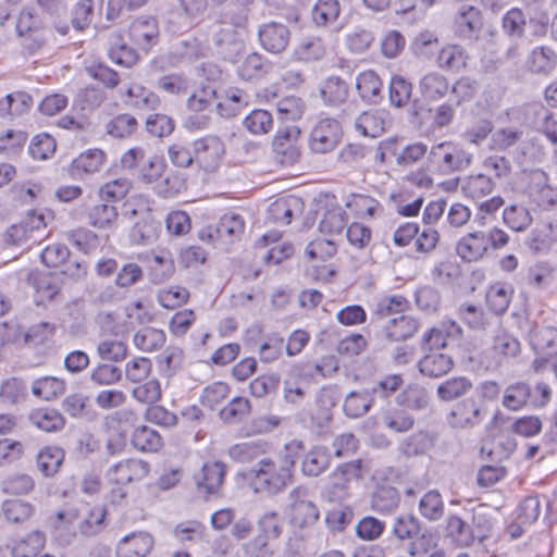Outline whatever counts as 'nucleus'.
Here are the masks:
<instances>
[{"mask_svg": "<svg viewBox=\"0 0 557 557\" xmlns=\"http://www.w3.org/2000/svg\"><path fill=\"white\" fill-rule=\"evenodd\" d=\"M488 249V238L485 233L473 232L465 235L457 244L458 256L468 262L481 259Z\"/></svg>", "mask_w": 557, "mask_h": 557, "instance_id": "obj_18", "label": "nucleus"}, {"mask_svg": "<svg viewBox=\"0 0 557 557\" xmlns=\"http://www.w3.org/2000/svg\"><path fill=\"white\" fill-rule=\"evenodd\" d=\"M251 411L250 401L245 397H234L219 412L220 419L227 423L234 424L244 420Z\"/></svg>", "mask_w": 557, "mask_h": 557, "instance_id": "obj_47", "label": "nucleus"}, {"mask_svg": "<svg viewBox=\"0 0 557 557\" xmlns=\"http://www.w3.org/2000/svg\"><path fill=\"white\" fill-rule=\"evenodd\" d=\"M320 92L326 103L337 106L346 100L348 87L338 76H330L323 82Z\"/></svg>", "mask_w": 557, "mask_h": 557, "instance_id": "obj_48", "label": "nucleus"}, {"mask_svg": "<svg viewBox=\"0 0 557 557\" xmlns=\"http://www.w3.org/2000/svg\"><path fill=\"white\" fill-rule=\"evenodd\" d=\"M132 182L125 177H119L101 186L100 198L102 201L116 202L122 200L131 190Z\"/></svg>", "mask_w": 557, "mask_h": 557, "instance_id": "obj_63", "label": "nucleus"}, {"mask_svg": "<svg viewBox=\"0 0 557 557\" xmlns=\"http://www.w3.org/2000/svg\"><path fill=\"white\" fill-rule=\"evenodd\" d=\"M494 187L493 180L485 174L469 175L461 183L463 195L471 199H481L490 195Z\"/></svg>", "mask_w": 557, "mask_h": 557, "instance_id": "obj_40", "label": "nucleus"}, {"mask_svg": "<svg viewBox=\"0 0 557 557\" xmlns=\"http://www.w3.org/2000/svg\"><path fill=\"white\" fill-rule=\"evenodd\" d=\"M356 88L363 100L376 102L380 98L382 82L375 72L364 71L357 76Z\"/></svg>", "mask_w": 557, "mask_h": 557, "instance_id": "obj_45", "label": "nucleus"}, {"mask_svg": "<svg viewBox=\"0 0 557 557\" xmlns=\"http://www.w3.org/2000/svg\"><path fill=\"white\" fill-rule=\"evenodd\" d=\"M384 112L377 110L366 111L361 113L356 122V129L366 137L375 138L385 131Z\"/></svg>", "mask_w": 557, "mask_h": 557, "instance_id": "obj_31", "label": "nucleus"}, {"mask_svg": "<svg viewBox=\"0 0 557 557\" xmlns=\"http://www.w3.org/2000/svg\"><path fill=\"white\" fill-rule=\"evenodd\" d=\"M34 506L22 499H8L2 504V512L5 519L13 523H23L34 513Z\"/></svg>", "mask_w": 557, "mask_h": 557, "instance_id": "obj_59", "label": "nucleus"}, {"mask_svg": "<svg viewBox=\"0 0 557 557\" xmlns=\"http://www.w3.org/2000/svg\"><path fill=\"white\" fill-rule=\"evenodd\" d=\"M285 515L297 530L312 528L320 519V510L310 488L304 484L293 487L286 498Z\"/></svg>", "mask_w": 557, "mask_h": 557, "instance_id": "obj_2", "label": "nucleus"}, {"mask_svg": "<svg viewBox=\"0 0 557 557\" xmlns=\"http://www.w3.org/2000/svg\"><path fill=\"white\" fill-rule=\"evenodd\" d=\"M430 166L443 175L466 170L472 156L453 141H443L434 145L428 157Z\"/></svg>", "mask_w": 557, "mask_h": 557, "instance_id": "obj_4", "label": "nucleus"}, {"mask_svg": "<svg viewBox=\"0 0 557 557\" xmlns=\"http://www.w3.org/2000/svg\"><path fill=\"white\" fill-rule=\"evenodd\" d=\"M523 137V131L519 127L506 126L492 133L491 148L505 151L516 146Z\"/></svg>", "mask_w": 557, "mask_h": 557, "instance_id": "obj_54", "label": "nucleus"}, {"mask_svg": "<svg viewBox=\"0 0 557 557\" xmlns=\"http://www.w3.org/2000/svg\"><path fill=\"white\" fill-rule=\"evenodd\" d=\"M260 45L271 53L284 51L289 42V29L282 23L271 22L262 25L258 32Z\"/></svg>", "mask_w": 557, "mask_h": 557, "instance_id": "obj_13", "label": "nucleus"}, {"mask_svg": "<svg viewBox=\"0 0 557 557\" xmlns=\"http://www.w3.org/2000/svg\"><path fill=\"white\" fill-rule=\"evenodd\" d=\"M244 21L245 18L242 14L224 13L210 27V36L214 45L221 49L228 46H238L236 28L240 27Z\"/></svg>", "mask_w": 557, "mask_h": 557, "instance_id": "obj_11", "label": "nucleus"}, {"mask_svg": "<svg viewBox=\"0 0 557 557\" xmlns=\"http://www.w3.org/2000/svg\"><path fill=\"white\" fill-rule=\"evenodd\" d=\"M230 386L225 382L216 381L202 389L201 404L210 409H215L230 394Z\"/></svg>", "mask_w": 557, "mask_h": 557, "instance_id": "obj_64", "label": "nucleus"}, {"mask_svg": "<svg viewBox=\"0 0 557 557\" xmlns=\"http://www.w3.org/2000/svg\"><path fill=\"white\" fill-rule=\"evenodd\" d=\"M345 207L358 218H373L382 211L380 202L363 194H350L345 199Z\"/></svg>", "mask_w": 557, "mask_h": 557, "instance_id": "obj_34", "label": "nucleus"}, {"mask_svg": "<svg viewBox=\"0 0 557 557\" xmlns=\"http://www.w3.org/2000/svg\"><path fill=\"white\" fill-rule=\"evenodd\" d=\"M165 342L164 331L152 326L139 329L133 337L135 347L144 352L157 351L164 346Z\"/></svg>", "mask_w": 557, "mask_h": 557, "instance_id": "obj_27", "label": "nucleus"}, {"mask_svg": "<svg viewBox=\"0 0 557 557\" xmlns=\"http://www.w3.org/2000/svg\"><path fill=\"white\" fill-rule=\"evenodd\" d=\"M29 421L36 428L45 432H57L63 429L65 420L63 416L52 408H38L30 412Z\"/></svg>", "mask_w": 557, "mask_h": 557, "instance_id": "obj_32", "label": "nucleus"}, {"mask_svg": "<svg viewBox=\"0 0 557 557\" xmlns=\"http://www.w3.org/2000/svg\"><path fill=\"white\" fill-rule=\"evenodd\" d=\"M473 387L470 379L467 376H454L436 388L437 397L443 401H451L468 394Z\"/></svg>", "mask_w": 557, "mask_h": 557, "instance_id": "obj_35", "label": "nucleus"}, {"mask_svg": "<svg viewBox=\"0 0 557 557\" xmlns=\"http://www.w3.org/2000/svg\"><path fill=\"white\" fill-rule=\"evenodd\" d=\"M209 8L208 0H176L175 10L168 17L173 33H184L197 26Z\"/></svg>", "mask_w": 557, "mask_h": 557, "instance_id": "obj_6", "label": "nucleus"}, {"mask_svg": "<svg viewBox=\"0 0 557 557\" xmlns=\"http://www.w3.org/2000/svg\"><path fill=\"white\" fill-rule=\"evenodd\" d=\"M331 463V455L326 447L314 446L309 449L301 460V473L305 476L315 478L323 473Z\"/></svg>", "mask_w": 557, "mask_h": 557, "instance_id": "obj_20", "label": "nucleus"}, {"mask_svg": "<svg viewBox=\"0 0 557 557\" xmlns=\"http://www.w3.org/2000/svg\"><path fill=\"white\" fill-rule=\"evenodd\" d=\"M225 474L224 463L219 461L207 462L195 475L197 488L206 494H215L220 491Z\"/></svg>", "mask_w": 557, "mask_h": 557, "instance_id": "obj_15", "label": "nucleus"}, {"mask_svg": "<svg viewBox=\"0 0 557 557\" xmlns=\"http://www.w3.org/2000/svg\"><path fill=\"white\" fill-rule=\"evenodd\" d=\"M65 454L58 446H46L37 455V468L44 476H53L63 463Z\"/></svg>", "mask_w": 557, "mask_h": 557, "instance_id": "obj_33", "label": "nucleus"}, {"mask_svg": "<svg viewBox=\"0 0 557 557\" xmlns=\"http://www.w3.org/2000/svg\"><path fill=\"white\" fill-rule=\"evenodd\" d=\"M453 367L451 357L441 351L428 352L418 362L420 373L431 379L447 374Z\"/></svg>", "mask_w": 557, "mask_h": 557, "instance_id": "obj_19", "label": "nucleus"}, {"mask_svg": "<svg viewBox=\"0 0 557 557\" xmlns=\"http://www.w3.org/2000/svg\"><path fill=\"white\" fill-rule=\"evenodd\" d=\"M420 515L429 521H437L444 515V502L440 492H426L419 502Z\"/></svg>", "mask_w": 557, "mask_h": 557, "instance_id": "obj_53", "label": "nucleus"}, {"mask_svg": "<svg viewBox=\"0 0 557 557\" xmlns=\"http://www.w3.org/2000/svg\"><path fill=\"white\" fill-rule=\"evenodd\" d=\"M339 123L334 119H322L313 127L310 135L311 150L317 153L332 151L339 139Z\"/></svg>", "mask_w": 557, "mask_h": 557, "instance_id": "obj_10", "label": "nucleus"}, {"mask_svg": "<svg viewBox=\"0 0 557 557\" xmlns=\"http://www.w3.org/2000/svg\"><path fill=\"white\" fill-rule=\"evenodd\" d=\"M87 215L89 224L97 228L113 227L119 216L116 207L107 201L94 205Z\"/></svg>", "mask_w": 557, "mask_h": 557, "instance_id": "obj_41", "label": "nucleus"}, {"mask_svg": "<svg viewBox=\"0 0 557 557\" xmlns=\"http://www.w3.org/2000/svg\"><path fill=\"white\" fill-rule=\"evenodd\" d=\"M106 161V153L100 149H88L82 152L72 162L75 173L92 174L101 170Z\"/></svg>", "mask_w": 557, "mask_h": 557, "instance_id": "obj_43", "label": "nucleus"}, {"mask_svg": "<svg viewBox=\"0 0 557 557\" xmlns=\"http://www.w3.org/2000/svg\"><path fill=\"white\" fill-rule=\"evenodd\" d=\"M65 391V382L55 376H44L36 380L32 385V392L45 400H51Z\"/></svg>", "mask_w": 557, "mask_h": 557, "instance_id": "obj_51", "label": "nucleus"}, {"mask_svg": "<svg viewBox=\"0 0 557 557\" xmlns=\"http://www.w3.org/2000/svg\"><path fill=\"white\" fill-rule=\"evenodd\" d=\"M524 195L534 212L548 211L557 203V188L550 185L547 173L541 169L528 173Z\"/></svg>", "mask_w": 557, "mask_h": 557, "instance_id": "obj_5", "label": "nucleus"}, {"mask_svg": "<svg viewBox=\"0 0 557 557\" xmlns=\"http://www.w3.org/2000/svg\"><path fill=\"white\" fill-rule=\"evenodd\" d=\"M271 70V64L261 54L251 53L238 67L239 75L247 81L260 78Z\"/></svg>", "mask_w": 557, "mask_h": 557, "instance_id": "obj_60", "label": "nucleus"}, {"mask_svg": "<svg viewBox=\"0 0 557 557\" xmlns=\"http://www.w3.org/2000/svg\"><path fill=\"white\" fill-rule=\"evenodd\" d=\"M399 495L395 487L379 486L372 494L371 506L375 511L389 512L398 506Z\"/></svg>", "mask_w": 557, "mask_h": 557, "instance_id": "obj_57", "label": "nucleus"}, {"mask_svg": "<svg viewBox=\"0 0 557 557\" xmlns=\"http://www.w3.org/2000/svg\"><path fill=\"white\" fill-rule=\"evenodd\" d=\"M302 447L300 441H292L285 445V454L264 457L249 470L250 485L256 493L277 495L292 483L296 455L290 453Z\"/></svg>", "mask_w": 557, "mask_h": 557, "instance_id": "obj_1", "label": "nucleus"}, {"mask_svg": "<svg viewBox=\"0 0 557 557\" xmlns=\"http://www.w3.org/2000/svg\"><path fill=\"white\" fill-rule=\"evenodd\" d=\"M486 414L482 404L473 398H466L453 408L448 423L456 429H468L479 425Z\"/></svg>", "mask_w": 557, "mask_h": 557, "instance_id": "obj_9", "label": "nucleus"}, {"mask_svg": "<svg viewBox=\"0 0 557 557\" xmlns=\"http://www.w3.org/2000/svg\"><path fill=\"white\" fill-rule=\"evenodd\" d=\"M159 36L158 22L152 16H139L129 26L132 41L143 50H149Z\"/></svg>", "mask_w": 557, "mask_h": 557, "instance_id": "obj_14", "label": "nucleus"}, {"mask_svg": "<svg viewBox=\"0 0 557 557\" xmlns=\"http://www.w3.org/2000/svg\"><path fill=\"white\" fill-rule=\"evenodd\" d=\"M330 205L331 208L325 211L319 223V230L327 235L341 234L347 224V214L338 205Z\"/></svg>", "mask_w": 557, "mask_h": 557, "instance_id": "obj_46", "label": "nucleus"}, {"mask_svg": "<svg viewBox=\"0 0 557 557\" xmlns=\"http://www.w3.org/2000/svg\"><path fill=\"white\" fill-rule=\"evenodd\" d=\"M372 406V396L368 391L350 392L344 401V412L347 417L359 418L366 414Z\"/></svg>", "mask_w": 557, "mask_h": 557, "instance_id": "obj_56", "label": "nucleus"}, {"mask_svg": "<svg viewBox=\"0 0 557 557\" xmlns=\"http://www.w3.org/2000/svg\"><path fill=\"white\" fill-rule=\"evenodd\" d=\"M339 15L337 0H318L312 9V20L319 26H327L335 22Z\"/></svg>", "mask_w": 557, "mask_h": 557, "instance_id": "obj_61", "label": "nucleus"}, {"mask_svg": "<svg viewBox=\"0 0 557 557\" xmlns=\"http://www.w3.org/2000/svg\"><path fill=\"white\" fill-rule=\"evenodd\" d=\"M325 45L320 37H304L294 48L293 58L299 62L318 61L325 54Z\"/></svg>", "mask_w": 557, "mask_h": 557, "instance_id": "obj_29", "label": "nucleus"}, {"mask_svg": "<svg viewBox=\"0 0 557 557\" xmlns=\"http://www.w3.org/2000/svg\"><path fill=\"white\" fill-rule=\"evenodd\" d=\"M243 125L251 135H264L272 129L273 119L267 110L256 109L244 119Z\"/></svg>", "mask_w": 557, "mask_h": 557, "instance_id": "obj_55", "label": "nucleus"}, {"mask_svg": "<svg viewBox=\"0 0 557 557\" xmlns=\"http://www.w3.org/2000/svg\"><path fill=\"white\" fill-rule=\"evenodd\" d=\"M132 444L136 449L141 451H157L162 446V438L157 431L143 425L134 430Z\"/></svg>", "mask_w": 557, "mask_h": 557, "instance_id": "obj_49", "label": "nucleus"}, {"mask_svg": "<svg viewBox=\"0 0 557 557\" xmlns=\"http://www.w3.org/2000/svg\"><path fill=\"white\" fill-rule=\"evenodd\" d=\"M447 536L458 547H468L474 544L472 528L459 516L451 515L447 518Z\"/></svg>", "mask_w": 557, "mask_h": 557, "instance_id": "obj_37", "label": "nucleus"}, {"mask_svg": "<svg viewBox=\"0 0 557 557\" xmlns=\"http://www.w3.org/2000/svg\"><path fill=\"white\" fill-rule=\"evenodd\" d=\"M557 63L555 52L547 47H536L532 50L528 58L527 64L529 69L536 74L550 73Z\"/></svg>", "mask_w": 557, "mask_h": 557, "instance_id": "obj_44", "label": "nucleus"}, {"mask_svg": "<svg viewBox=\"0 0 557 557\" xmlns=\"http://www.w3.org/2000/svg\"><path fill=\"white\" fill-rule=\"evenodd\" d=\"M300 209V200L295 196L280 198L272 202L268 209V219L281 225H288L294 213Z\"/></svg>", "mask_w": 557, "mask_h": 557, "instance_id": "obj_26", "label": "nucleus"}, {"mask_svg": "<svg viewBox=\"0 0 557 557\" xmlns=\"http://www.w3.org/2000/svg\"><path fill=\"white\" fill-rule=\"evenodd\" d=\"M125 103L135 110L151 111L159 107V97L139 84H132L125 92Z\"/></svg>", "mask_w": 557, "mask_h": 557, "instance_id": "obj_23", "label": "nucleus"}, {"mask_svg": "<svg viewBox=\"0 0 557 557\" xmlns=\"http://www.w3.org/2000/svg\"><path fill=\"white\" fill-rule=\"evenodd\" d=\"M493 350L499 358H513L520 352V342L506 331H499L494 337Z\"/></svg>", "mask_w": 557, "mask_h": 557, "instance_id": "obj_62", "label": "nucleus"}, {"mask_svg": "<svg viewBox=\"0 0 557 557\" xmlns=\"http://www.w3.org/2000/svg\"><path fill=\"white\" fill-rule=\"evenodd\" d=\"M268 449L264 441H250L235 444L228 448V456L232 460L240 463L251 462Z\"/></svg>", "mask_w": 557, "mask_h": 557, "instance_id": "obj_38", "label": "nucleus"}, {"mask_svg": "<svg viewBox=\"0 0 557 557\" xmlns=\"http://www.w3.org/2000/svg\"><path fill=\"white\" fill-rule=\"evenodd\" d=\"M482 28L480 11L473 5L462 7L455 20V33L463 39H475Z\"/></svg>", "mask_w": 557, "mask_h": 557, "instance_id": "obj_16", "label": "nucleus"}, {"mask_svg": "<svg viewBox=\"0 0 557 557\" xmlns=\"http://www.w3.org/2000/svg\"><path fill=\"white\" fill-rule=\"evenodd\" d=\"M149 471V463L138 458H126L111 465L104 478L110 485L114 486L111 491L112 500H122L126 496L124 487L144 480Z\"/></svg>", "mask_w": 557, "mask_h": 557, "instance_id": "obj_3", "label": "nucleus"}, {"mask_svg": "<svg viewBox=\"0 0 557 557\" xmlns=\"http://www.w3.org/2000/svg\"><path fill=\"white\" fill-rule=\"evenodd\" d=\"M450 85L448 79L438 72H429L419 82V90L428 101H438L444 98Z\"/></svg>", "mask_w": 557, "mask_h": 557, "instance_id": "obj_21", "label": "nucleus"}, {"mask_svg": "<svg viewBox=\"0 0 557 557\" xmlns=\"http://www.w3.org/2000/svg\"><path fill=\"white\" fill-rule=\"evenodd\" d=\"M503 221L513 232H523L532 224L533 218L530 209L513 203L504 209Z\"/></svg>", "mask_w": 557, "mask_h": 557, "instance_id": "obj_42", "label": "nucleus"}, {"mask_svg": "<svg viewBox=\"0 0 557 557\" xmlns=\"http://www.w3.org/2000/svg\"><path fill=\"white\" fill-rule=\"evenodd\" d=\"M165 169L166 163L163 157L156 153L150 154L140 165L137 172L138 178L146 184L157 183L163 176Z\"/></svg>", "mask_w": 557, "mask_h": 557, "instance_id": "obj_52", "label": "nucleus"}, {"mask_svg": "<svg viewBox=\"0 0 557 557\" xmlns=\"http://www.w3.org/2000/svg\"><path fill=\"white\" fill-rule=\"evenodd\" d=\"M153 537L144 531L132 532L116 545V557H146L153 547Z\"/></svg>", "mask_w": 557, "mask_h": 557, "instance_id": "obj_12", "label": "nucleus"}, {"mask_svg": "<svg viewBox=\"0 0 557 557\" xmlns=\"http://www.w3.org/2000/svg\"><path fill=\"white\" fill-rule=\"evenodd\" d=\"M215 100L218 113L222 117H233L248 104L249 97L238 88H228L216 94Z\"/></svg>", "mask_w": 557, "mask_h": 557, "instance_id": "obj_17", "label": "nucleus"}, {"mask_svg": "<svg viewBox=\"0 0 557 557\" xmlns=\"http://www.w3.org/2000/svg\"><path fill=\"white\" fill-rule=\"evenodd\" d=\"M418 330V320L405 314L388 320L383 327L385 336L393 342L406 341L412 337Z\"/></svg>", "mask_w": 557, "mask_h": 557, "instance_id": "obj_22", "label": "nucleus"}, {"mask_svg": "<svg viewBox=\"0 0 557 557\" xmlns=\"http://www.w3.org/2000/svg\"><path fill=\"white\" fill-rule=\"evenodd\" d=\"M45 543V534L34 531L13 546L12 555L13 557H34L44 548Z\"/></svg>", "mask_w": 557, "mask_h": 557, "instance_id": "obj_58", "label": "nucleus"}, {"mask_svg": "<svg viewBox=\"0 0 557 557\" xmlns=\"http://www.w3.org/2000/svg\"><path fill=\"white\" fill-rule=\"evenodd\" d=\"M360 461L345 462L336 467L329 476L334 493H345L350 482L360 478Z\"/></svg>", "mask_w": 557, "mask_h": 557, "instance_id": "obj_30", "label": "nucleus"}, {"mask_svg": "<svg viewBox=\"0 0 557 557\" xmlns=\"http://www.w3.org/2000/svg\"><path fill=\"white\" fill-rule=\"evenodd\" d=\"M502 404L510 411H518L531 406V386L524 382L508 385L504 391Z\"/></svg>", "mask_w": 557, "mask_h": 557, "instance_id": "obj_28", "label": "nucleus"}, {"mask_svg": "<svg viewBox=\"0 0 557 557\" xmlns=\"http://www.w3.org/2000/svg\"><path fill=\"white\" fill-rule=\"evenodd\" d=\"M393 534L399 541L408 540V554L410 556H417L426 553L431 546L432 537L421 533L420 521L413 516L398 517L393 525Z\"/></svg>", "mask_w": 557, "mask_h": 557, "instance_id": "obj_7", "label": "nucleus"}, {"mask_svg": "<svg viewBox=\"0 0 557 557\" xmlns=\"http://www.w3.org/2000/svg\"><path fill=\"white\" fill-rule=\"evenodd\" d=\"M468 54L463 47L459 45H446L437 54L438 67L449 72H460L467 65Z\"/></svg>", "mask_w": 557, "mask_h": 557, "instance_id": "obj_25", "label": "nucleus"}, {"mask_svg": "<svg viewBox=\"0 0 557 557\" xmlns=\"http://www.w3.org/2000/svg\"><path fill=\"white\" fill-rule=\"evenodd\" d=\"M160 227V222L148 214L135 224L132 231V238L139 245L151 244L158 238Z\"/></svg>", "mask_w": 557, "mask_h": 557, "instance_id": "obj_50", "label": "nucleus"}, {"mask_svg": "<svg viewBox=\"0 0 557 557\" xmlns=\"http://www.w3.org/2000/svg\"><path fill=\"white\" fill-rule=\"evenodd\" d=\"M245 231L244 218L235 212L223 214L215 227L216 236L225 243L238 240Z\"/></svg>", "mask_w": 557, "mask_h": 557, "instance_id": "obj_24", "label": "nucleus"}, {"mask_svg": "<svg viewBox=\"0 0 557 557\" xmlns=\"http://www.w3.org/2000/svg\"><path fill=\"white\" fill-rule=\"evenodd\" d=\"M513 288L509 284L496 283L486 293L487 307L495 314H504L511 301Z\"/></svg>", "mask_w": 557, "mask_h": 557, "instance_id": "obj_39", "label": "nucleus"}, {"mask_svg": "<svg viewBox=\"0 0 557 557\" xmlns=\"http://www.w3.org/2000/svg\"><path fill=\"white\" fill-rule=\"evenodd\" d=\"M294 132L298 133L295 129H278L274 137L273 149L281 157V163L283 164H293L299 158L298 149L292 139V133Z\"/></svg>", "mask_w": 557, "mask_h": 557, "instance_id": "obj_36", "label": "nucleus"}, {"mask_svg": "<svg viewBox=\"0 0 557 557\" xmlns=\"http://www.w3.org/2000/svg\"><path fill=\"white\" fill-rule=\"evenodd\" d=\"M193 149L195 162L207 173H214L220 169L226 152L224 143L213 135L196 139Z\"/></svg>", "mask_w": 557, "mask_h": 557, "instance_id": "obj_8", "label": "nucleus"}]
</instances>
